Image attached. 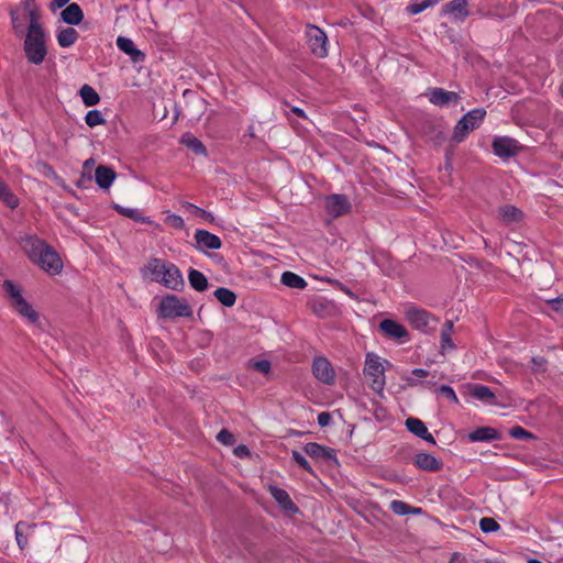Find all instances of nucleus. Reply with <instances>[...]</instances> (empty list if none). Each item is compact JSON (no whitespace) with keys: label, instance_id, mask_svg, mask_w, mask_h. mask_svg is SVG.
Wrapping results in <instances>:
<instances>
[{"label":"nucleus","instance_id":"36","mask_svg":"<svg viewBox=\"0 0 563 563\" xmlns=\"http://www.w3.org/2000/svg\"><path fill=\"white\" fill-rule=\"evenodd\" d=\"M213 295L224 307L230 308L235 305L236 295L233 290L227 287L217 288Z\"/></svg>","mask_w":563,"mask_h":563},{"label":"nucleus","instance_id":"22","mask_svg":"<svg viewBox=\"0 0 563 563\" xmlns=\"http://www.w3.org/2000/svg\"><path fill=\"white\" fill-rule=\"evenodd\" d=\"M117 46L130 56L133 63H141L145 59V54L137 49L133 43V41L125 36H119L117 38Z\"/></svg>","mask_w":563,"mask_h":563},{"label":"nucleus","instance_id":"59","mask_svg":"<svg viewBox=\"0 0 563 563\" xmlns=\"http://www.w3.org/2000/svg\"><path fill=\"white\" fill-rule=\"evenodd\" d=\"M423 10H426V5H424L423 1L421 3H412V4L408 5V8H407V11L411 14H418V13L422 12Z\"/></svg>","mask_w":563,"mask_h":563},{"label":"nucleus","instance_id":"45","mask_svg":"<svg viewBox=\"0 0 563 563\" xmlns=\"http://www.w3.org/2000/svg\"><path fill=\"white\" fill-rule=\"evenodd\" d=\"M86 124L90 128H95L100 124H104L106 120L99 110H90L85 117Z\"/></svg>","mask_w":563,"mask_h":563},{"label":"nucleus","instance_id":"14","mask_svg":"<svg viewBox=\"0 0 563 563\" xmlns=\"http://www.w3.org/2000/svg\"><path fill=\"white\" fill-rule=\"evenodd\" d=\"M196 240V249L200 252H206V250H219L222 246L221 239L203 229H198L195 232Z\"/></svg>","mask_w":563,"mask_h":563},{"label":"nucleus","instance_id":"44","mask_svg":"<svg viewBox=\"0 0 563 563\" xmlns=\"http://www.w3.org/2000/svg\"><path fill=\"white\" fill-rule=\"evenodd\" d=\"M509 435L516 440H536L537 435L526 430L521 426H514L509 430Z\"/></svg>","mask_w":563,"mask_h":563},{"label":"nucleus","instance_id":"50","mask_svg":"<svg viewBox=\"0 0 563 563\" xmlns=\"http://www.w3.org/2000/svg\"><path fill=\"white\" fill-rule=\"evenodd\" d=\"M217 440L219 442H221L222 444H224V445H232L235 442L234 435L229 430H227V429H222L217 434Z\"/></svg>","mask_w":563,"mask_h":563},{"label":"nucleus","instance_id":"27","mask_svg":"<svg viewBox=\"0 0 563 563\" xmlns=\"http://www.w3.org/2000/svg\"><path fill=\"white\" fill-rule=\"evenodd\" d=\"M499 218L505 224H510L514 222H520L523 219V212L512 206V205H504L498 209Z\"/></svg>","mask_w":563,"mask_h":563},{"label":"nucleus","instance_id":"7","mask_svg":"<svg viewBox=\"0 0 563 563\" xmlns=\"http://www.w3.org/2000/svg\"><path fill=\"white\" fill-rule=\"evenodd\" d=\"M34 264L38 265L43 271L51 275H57L63 269L62 258L51 245H48L42 254L38 253V257Z\"/></svg>","mask_w":563,"mask_h":563},{"label":"nucleus","instance_id":"19","mask_svg":"<svg viewBox=\"0 0 563 563\" xmlns=\"http://www.w3.org/2000/svg\"><path fill=\"white\" fill-rule=\"evenodd\" d=\"M413 464L424 472H439L443 467L442 461L426 452L417 453L413 456Z\"/></svg>","mask_w":563,"mask_h":563},{"label":"nucleus","instance_id":"30","mask_svg":"<svg viewBox=\"0 0 563 563\" xmlns=\"http://www.w3.org/2000/svg\"><path fill=\"white\" fill-rule=\"evenodd\" d=\"M9 14L11 18V24L13 32L16 37H22L26 33V27L24 24V19L21 15L20 9L18 7H11L9 10Z\"/></svg>","mask_w":563,"mask_h":563},{"label":"nucleus","instance_id":"8","mask_svg":"<svg viewBox=\"0 0 563 563\" xmlns=\"http://www.w3.org/2000/svg\"><path fill=\"white\" fill-rule=\"evenodd\" d=\"M324 208L331 217L339 218L350 213L352 205L345 195L332 194L324 198Z\"/></svg>","mask_w":563,"mask_h":563},{"label":"nucleus","instance_id":"31","mask_svg":"<svg viewBox=\"0 0 563 563\" xmlns=\"http://www.w3.org/2000/svg\"><path fill=\"white\" fill-rule=\"evenodd\" d=\"M188 280L191 286L197 291H205L208 289L209 282L207 277L195 268H190L188 272Z\"/></svg>","mask_w":563,"mask_h":563},{"label":"nucleus","instance_id":"53","mask_svg":"<svg viewBox=\"0 0 563 563\" xmlns=\"http://www.w3.org/2000/svg\"><path fill=\"white\" fill-rule=\"evenodd\" d=\"M547 303L553 311L563 314V296L548 300Z\"/></svg>","mask_w":563,"mask_h":563},{"label":"nucleus","instance_id":"38","mask_svg":"<svg viewBox=\"0 0 563 563\" xmlns=\"http://www.w3.org/2000/svg\"><path fill=\"white\" fill-rule=\"evenodd\" d=\"M169 262H164L159 258H152L150 262H148V265H147V269L151 272V274L153 275V279L155 282H158L159 283V279L164 276L165 274V271H166V265H168Z\"/></svg>","mask_w":563,"mask_h":563},{"label":"nucleus","instance_id":"49","mask_svg":"<svg viewBox=\"0 0 563 563\" xmlns=\"http://www.w3.org/2000/svg\"><path fill=\"white\" fill-rule=\"evenodd\" d=\"M251 366L253 369L265 375L269 374L272 369V364L267 360L251 361Z\"/></svg>","mask_w":563,"mask_h":563},{"label":"nucleus","instance_id":"17","mask_svg":"<svg viewBox=\"0 0 563 563\" xmlns=\"http://www.w3.org/2000/svg\"><path fill=\"white\" fill-rule=\"evenodd\" d=\"M467 8V0H452L444 4L441 13L452 16V19L455 21H464L470 15Z\"/></svg>","mask_w":563,"mask_h":563},{"label":"nucleus","instance_id":"54","mask_svg":"<svg viewBox=\"0 0 563 563\" xmlns=\"http://www.w3.org/2000/svg\"><path fill=\"white\" fill-rule=\"evenodd\" d=\"M166 222L174 227L175 229H184L185 222L184 219L180 216L177 214H170L166 218Z\"/></svg>","mask_w":563,"mask_h":563},{"label":"nucleus","instance_id":"64","mask_svg":"<svg viewBox=\"0 0 563 563\" xmlns=\"http://www.w3.org/2000/svg\"><path fill=\"white\" fill-rule=\"evenodd\" d=\"M441 0H424L423 3L426 5V9L431 7V5H434L437 4L438 2H440Z\"/></svg>","mask_w":563,"mask_h":563},{"label":"nucleus","instance_id":"1","mask_svg":"<svg viewBox=\"0 0 563 563\" xmlns=\"http://www.w3.org/2000/svg\"><path fill=\"white\" fill-rule=\"evenodd\" d=\"M156 313L158 319L191 318L194 314L187 299L174 294L162 297Z\"/></svg>","mask_w":563,"mask_h":563},{"label":"nucleus","instance_id":"34","mask_svg":"<svg viewBox=\"0 0 563 563\" xmlns=\"http://www.w3.org/2000/svg\"><path fill=\"white\" fill-rule=\"evenodd\" d=\"M0 200L9 208L19 206V198L12 192L5 181L0 178Z\"/></svg>","mask_w":563,"mask_h":563},{"label":"nucleus","instance_id":"56","mask_svg":"<svg viewBox=\"0 0 563 563\" xmlns=\"http://www.w3.org/2000/svg\"><path fill=\"white\" fill-rule=\"evenodd\" d=\"M331 420H332V418L329 412L323 411L318 415V424L321 428L328 427L331 423Z\"/></svg>","mask_w":563,"mask_h":563},{"label":"nucleus","instance_id":"61","mask_svg":"<svg viewBox=\"0 0 563 563\" xmlns=\"http://www.w3.org/2000/svg\"><path fill=\"white\" fill-rule=\"evenodd\" d=\"M412 374L418 378H422V377H427L429 373L423 368H415L412 371Z\"/></svg>","mask_w":563,"mask_h":563},{"label":"nucleus","instance_id":"55","mask_svg":"<svg viewBox=\"0 0 563 563\" xmlns=\"http://www.w3.org/2000/svg\"><path fill=\"white\" fill-rule=\"evenodd\" d=\"M532 364L534 365V371H545L547 360L542 356H534L531 360Z\"/></svg>","mask_w":563,"mask_h":563},{"label":"nucleus","instance_id":"23","mask_svg":"<svg viewBox=\"0 0 563 563\" xmlns=\"http://www.w3.org/2000/svg\"><path fill=\"white\" fill-rule=\"evenodd\" d=\"M467 438L471 442H490L500 440L501 434L493 427H479L470 432Z\"/></svg>","mask_w":563,"mask_h":563},{"label":"nucleus","instance_id":"28","mask_svg":"<svg viewBox=\"0 0 563 563\" xmlns=\"http://www.w3.org/2000/svg\"><path fill=\"white\" fill-rule=\"evenodd\" d=\"M307 306L319 318L329 316L333 308V303L324 298H312Z\"/></svg>","mask_w":563,"mask_h":563},{"label":"nucleus","instance_id":"15","mask_svg":"<svg viewBox=\"0 0 563 563\" xmlns=\"http://www.w3.org/2000/svg\"><path fill=\"white\" fill-rule=\"evenodd\" d=\"M159 283L164 285L166 288L176 291H181L185 287L183 275L179 268L173 263L166 265L165 274L159 279Z\"/></svg>","mask_w":563,"mask_h":563},{"label":"nucleus","instance_id":"42","mask_svg":"<svg viewBox=\"0 0 563 563\" xmlns=\"http://www.w3.org/2000/svg\"><path fill=\"white\" fill-rule=\"evenodd\" d=\"M453 332V322L451 320H448L443 324V329L441 331V346L442 349H453L454 343L451 338V333Z\"/></svg>","mask_w":563,"mask_h":563},{"label":"nucleus","instance_id":"6","mask_svg":"<svg viewBox=\"0 0 563 563\" xmlns=\"http://www.w3.org/2000/svg\"><path fill=\"white\" fill-rule=\"evenodd\" d=\"M306 35L308 38V45L311 53L319 58L325 57L328 55L327 34L320 27L312 24H308Z\"/></svg>","mask_w":563,"mask_h":563},{"label":"nucleus","instance_id":"25","mask_svg":"<svg viewBox=\"0 0 563 563\" xmlns=\"http://www.w3.org/2000/svg\"><path fill=\"white\" fill-rule=\"evenodd\" d=\"M269 492L276 503L286 511L297 514L299 511V508L296 506V504L291 500L289 494L279 487L272 486L269 488Z\"/></svg>","mask_w":563,"mask_h":563},{"label":"nucleus","instance_id":"35","mask_svg":"<svg viewBox=\"0 0 563 563\" xmlns=\"http://www.w3.org/2000/svg\"><path fill=\"white\" fill-rule=\"evenodd\" d=\"M280 282L290 288L305 289L308 283L299 275L292 272H285L282 274Z\"/></svg>","mask_w":563,"mask_h":563},{"label":"nucleus","instance_id":"47","mask_svg":"<svg viewBox=\"0 0 563 563\" xmlns=\"http://www.w3.org/2000/svg\"><path fill=\"white\" fill-rule=\"evenodd\" d=\"M390 509L395 515L405 516L411 514V506L402 500H393Z\"/></svg>","mask_w":563,"mask_h":563},{"label":"nucleus","instance_id":"63","mask_svg":"<svg viewBox=\"0 0 563 563\" xmlns=\"http://www.w3.org/2000/svg\"><path fill=\"white\" fill-rule=\"evenodd\" d=\"M291 112L297 114L300 118H306L305 111L302 109L298 108V107L291 108Z\"/></svg>","mask_w":563,"mask_h":563},{"label":"nucleus","instance_id":"40","mask_svg":"<svg viewBox=\"0 0 563 563\" xmlns=\"http://www.w3.org/2000/svg\"><path fill=\"white\" fill-rule=\"evenodd\" d=\"M26 14L29 16V26L26 32L38 33V31H45L41 22L42 15L40 8L33 11H29Z\"/></svg>","mask_w":563,"mask_h":563},{"label":"nucleus","instance_id":"24","mask_svg":"<svg viewBox=\"0 0 563 563\" xmlns=\"http://www.w3.org/2000/svg\"><path fill=\"white\" fill-rule=\"evenodd\" d=\"M84 11L76 2L69 3L62 12L60 19L68 25H79L84 20Z\"/></svg>","mask_w":563,"mask_h":563},{"label":"nucleus","instance_id":"2","mask_svg":"<svg viewBox=\"0 0 563 563\" xmlns=\"http://www.w3.org/2000/svg\"><path fill=\"white\" fill-rule=\"evenodd\" d=\"M486 110L483 108H476L465 113L456 123L453 129L451 137V145H456L463 142L467 135L479 128L481 123L485 119Z\"/></svg>","mask_w":563,"mask_h":563},{"label":"nucleus","instance_id":"51","mask_svg":"<svg viewBox=\"0 0 563 563\" xmlns=\"http://www.w3.org/2000/svg\"><path fill=\"white\" fill-rule=\"evenodd\" d=\"M24 523L23 522H18L16 526H15V538H16V542L20 547V549H24L25 545L27 544V538L26 536H24L23 533V528Z\"/></svg>","mask_w":563,"mask_h":563},{"label":"nucleus","instance_id":"4","mask_svg":"<svg viewBox=\"0 0 563 563\" xmlns=\"http://www.w3.org/2000/svg\"><path fill=\"white\" fill-rule=\"evenodd\" d=\"M5 292L11 297V306L31 323L38 321V313L32 306L23 298L21 290L13 284L12 280L5 279L2 285Z\"/></svg>","mask_w":563,"mask_h":563},{"label":"nucleus","instance_id":"9","mask_svg":"<svg viewBox=\"0 0 563 563\" xmlns=\"http://www.w3.org/2000/svg\"><path fill=\"white\" fill-rule=\"evenodd\" d=\"M303 451L316 462H327L339 465L336 451L332 448L319 444L317 442H309L305 444Z\"/></svg>","mask_w":563,"mask_h":563},{"label":"nucleus","instance_id":"43","mask_svg":"<svg viewBox=\"0 0 563 563\" xmlns=\"http://www.w3.org/2000/svg\"><path fill=\"white\" fill-rule=\"evenodd\" d=\"M183 206L187 210L191 211L195 216H197V217H199V218H201V219H203L206 221H209V222H213L214 221V217H213V214L211 212H209V211H207V210H205V209H202L200 207H197V206H195L191 202L185 201L183 203Z\"/></svg>","mask_w":563,"mask_h":563},{"label":"nucleus","instance_id":"11","mask_svg":"<svg viewBox=\"0 0 563 563\" xmlns=\"http://www.w3.org/2000/svg\"><path fill=\"white\" fill-rule=\"evenodd\" d=\"M312 373L314 377L327 385H332L335 379V372L328 358L318 356L312 363Z\"/></svg>","mask_w":563,"mask_h":563},{"label":"nucleus","instance_id":"39","mask_svg":"<svg viewBox=\"0 0 563 563\" xmlns=\"http://www.w3.org/2000/svg\"><path fill=\"white\" fill-rule=\"evenodd\" d=\"M405 424L407 430L418 438H421L423 434H427L428 429L424 422L418 418H408Z\"/></svg>","mask_w":563,"mask_h":563},{"label":"nucleus","instance_id":"41","mask_svg":"<svg viewBox=\"0 0 563 563\" xmlns=\"http://www.w3.org/2000/svg\"><path fill=\"white\" fill-rule=\"evenodd\" d=\"M93 165H95L93 158H89L84 163L80 178L76 181V186L78 188H88L91 185L92 176L89 173L86 174V170H88V168H92Z\"/></svg>","mask_w":563,"mask_h":563},{"label":"nucleus","instance_id":"52","mask_svg":"<svg viewBox=\"0 0 563 563\" xmlns=\"http://www.w3.org/2000/svg\"><path fill=\"white\" fill-rule=\"evenodd\" d=\"M439 393L441 395L445 396L448 399L452 400L453 402H455V404L459 402L457 396H456L454 389L451 386L442 385L439 388Z\"/></svg>","mask_w":563,"mask_h":563},{"label":"nucleus","instance_id":"18","mask_svg":"<svg viewBox=\"0 0 563 563\" xmlns=\"http://www.w3.org/2000/svg\"><path fill=\"white\" fill-rule=\"evenodd\" d=\"M422 134L434 145H441L445 141V134L441 123L427 120L421 126Z\"/></svg>","mask_w":563,"mask_h":563},{"label":"nucleus","instance_id":"12","mask_svg":"<svg viewBox=\"0 0 563 563\" xmlns=\"http://www.w3.org/2000/svg\"><path fill=\"white\" fill-rule=\"evenodd\" d=\"M378 329L388 339L407 342L409 340V332L407 329L393 319H384L379 322Z\"/></svg>","mask_w":563,"mask_h":563},{"label":"nucleus","instance_id":"48","mask_svg":"<svg viewBox=\"0 0 563 563\" xmlns=\"http://www.w3.org/2000/svg\"><path fill=\"white\" fill-rule=\"evenodd\" d=\"M291 457L301 468H303L309 474L314 475V472H313L310 463L300 452L294 450L291 452Z\"/></svg>","mask_w":563,"mask_h":563},{"label":"nucleus","instance_id":"26","mask_svg":"<svg viewBox=\"0 0 563 563\" xmlns=\"http://www.w3.org/2000/svg\"><path fill=\"white\" fill-rule=\"evenodd\" d=\"M115 177H117V174L113 170V168H111V167H108L104 165H99L96 168L95 180L101 189H104V190L109 189L110 186L113 184Z\"/></svg>","mask_w":563,"mask_h":563},{"label":"nucleus","instance_id":"33","mask_svg":"<svg viewBox=\"0 0 563 563\" xmlns=\"http://www.w3.org/2000/svg\"><path fill=\"white\" fill-rule=\"evenodd\" d=\"M79 34L74 27H65L57 33V42L60 47H69L76 43Z\"/></svg>","mask_w":563,"mask_h":563},{"label":"nucleus","instance_id":"20","mask_svg":"<svg viewBox=\"0 0 563 563\" xmlns=\"http://www.w3.org/2000/svg\"><path fill=\"white\" fill-rule=\"evenodd\" d=\"M467 394L486 405H496L497 398L496 395L492 391V389L485 385L481 384H468L466 386Z\"/></svg>","mask_w":563,"mask_h":563},{"label":"nucleus","instance_id":"29","mask_svg":"<svg viewBox=\"0 0 563 563\" xmlns=\"http://www.w3.org/2000/svg\"><path fill=\"white\" fill-rule=\"evenodd\" d=\"M180 142L196 155L207 156L208 154L203 143L190 133H185Z\"/></svg>","mask_w":563,"mask_h":563},{"label":"nucleus","instance_id":"57","mask_svg":"<svg viewBox=\"0 0 563 563\" xmlns=\"http://www.w3.org/2000/svg\"><path fill=\"white\" fill-rule=\"evenodd\" d=\"M234 454L241 459L250 456L251 452L250 449L244 445L240 444L234 449Z\"/></svg>","mask_w":563,"mask_h":563},{"label":"nucleus","instance_id":"58","mask_svg":"<svg viewBox=\"0 0 563 563\" xmlns=\"http://www.w3.org/2000/svg\"><path fill=\"white\" fill-rule=\"evenodd\" d=\"M69 4V0H53L48 4L51 11H56L57 9L66 8Z\"/></svg>","mask_w":563,"mask_h":563},{"label":"nucleus","instance_id":"37","mask_svg":"<svg viewBox=\"0 0 563 563\" xmlns=\"http://www.w3.org/2000/svg\"><path fill=\"white\" fill-rule=\"evenodd\" d=\"M79 95L82 99V102L86 107H92L99 103L100 97L98 92L89 85H84L80 90Z\"/></svg>","mask_w":563,"mask_h":563},{"label":"nucleus","instance_id":"62","mask_svg":"<svg viewBox=\"0 0 563 563\" xmlns=\"http://www.w3.org/2000/svg\"><path fill=\"white\" fill-rule=\"evenodd\" d=\"M420 439L424 440L426 442L428 443H431V444H435V439L433 438V435L427 431V434H423Z\"/></svg>","mask_w":563,"mask_h":563},{"label":"nucleus","instance_id":"16","mask_svg":"<svg viewBox=\"0 0 563 563\" xmlns=\"http://www.w3.org/2000/svg\"><path fill=\"white\" fill-rule=\"evenodd\" d=\"M431 317V313L424 309L409 308L406 311V320L410 323L412 328L421 332L428 331Z\"/></svg>","mask_w":563,"mask_h":563},{"label":"nucleus","instance_id":"46","mask_svg":"<svg viewBox=\"0 0 563 563\" xmlns=\"http://www.w3.org/2000/svg\"><path fill=\"white\" fill-rule=\"evenodd\" d=\"M479 528L483 532L489 533L498 531L500 526L494 518L484 517L479 521Z\"/></svg>","mask_w":563,"mask_h":563},{"label":"nucleus","instance_id":"21","mask_svg":"<svg viewBox=\"0 0 563 563\" xmlns=\"http://www.w3.org/2000/svg\"><path fill=\"white\" fill-rule=\"evenodd\" d=\"M429 100L434 106L444 107L450 102L457 103L461 97L454 91H446L443 88H432L429 92Z\"/></svg>","mask_w":563,"mask_h":563},{"label":"nucleus","instance_id":"32","mask_svg":"<svg viewBox=\"0 0 563 563\" xmlns=\"http://www.w3.org/2000/svg\"><path fill=\"white\" fill-rule=\"evenodd\" d=\"M113 209L120 216H123V217H126L129 219H132L135 222H139V223H151L150 218L143 216V213L139 209L125 208V207L120 206L118 203L113 205Z\"/></svg>","mask_w":563,"mask_h":563},{"label":"nucleus","instance_id":"13","mask_svg":"<svg viewBox=\"0 0 563 563\" xmlns=\"http://www.w3.org/2000/svg\"><path fill=\"white\" fill-rule=\"evenodd\" d=\"M494 154L500 158H510L518 154L520 146L518 142L511 137H496L493 141Z\"/></svg>","mask_w":563,"mask_h":563},{"label":"nucleus","instance_id":"60","mask_svg":"<svg viewBox=\"0 0 563 563\" xmlns=\"http://www.w3.org/2000/svg\"><path fill=\"white\" fill-rule=\"evenodd\" d=\"M22 7L25 12L38 9V5L36 4L35 0H23Z\"/></svg>","mask_w":563,"mask_h":563},{"label":"nucleus","instance_id":"10","mask_svg":"<svg viewBox=\"0 0 563 563\" xmlns=\"http://www.w3.org/2000/svg\"><path fill=\"white\" fill-rule=\"evenodd\" d=\"M20 246L23 249L29 260L34 263L38 257V253H43L49 245L36 235H24L19 240Z\"/></svg>","mask_w":563,"mask_h":563},{"label":"nucleus","instance_id":"5","mask_svg":"<svg viewBox=\"0 0 563 563\" xmlns=\"http://www.w3.org/2000/svg\"><path fill=\"white\" fill-rule=\"evenodd\" d=\"M364 375L371 377L369 387L377 394H382L385 387V368L379 356L367 353L364 366Z\"/></svg>","mask_w":563,"mask_h":563},{"label":"nucleus","instance_id":"3","mask_svg":"<svg viewBox=\"0 0 563 563\" xmlns=\"http://www.w3.org/2000/svg\"><path fill=\"white\" fill-rule=\"evenodd\" d=\"M23 36V51L29 63L41 65L47 55L46 33L38 31V33L26 32Z\"/></svg>","mask_w":563,"mask_h":563}]
</instances>
